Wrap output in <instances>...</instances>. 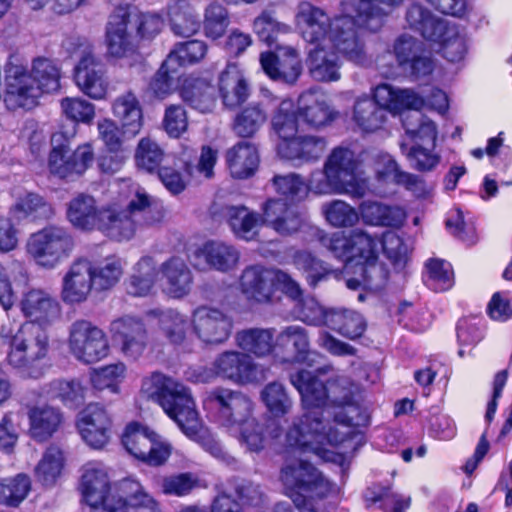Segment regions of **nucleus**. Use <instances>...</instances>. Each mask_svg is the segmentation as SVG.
<instances>
[{
	"instance_id": "obj_1",
	"label": "nucleus",
	"mask_w": 512,
	"mask_h": 512,
	"mask_svg": "<svg viewBox=\"0 0 512 512\" xmlns=\"http://www.w3.org/2000/svg\"><path fill=\"white\" fill-rule=\"evenodd\" d=\"M360 156L348 147L338 146L328 155L322 171L311 173L306 184L296 173L275 175L272 179L275 191L281 196L269 198L258 213V226H267L281 236H290L301 230L305 214L298 203L308 190L317 194H347L353 198L364 197L368 189L366 179L361 176Z\"/></svg>"
},
{
	"instance_id": "obj_2",
	"label": "nucleus",
	"mask_w": 512,
	"mask_h": 512,
	"mask_svg": "<svg viewBox=\"0 0 512 512\" xmlns=\"http://www.w3.org/2000/svg\"><path fill=\"white\" fill-rule=\"evenodd\" d=\"M402 0H342L341 14L330 19L321 9L303 4L297 20L305 41L317 43L328 39L333 47L348 61L367 66L363 31L378 32L384 25L388 12L379 7L383 4L395 8Z\"/></svg>"
},
{
	"instance_id": "obj_3",
	"label": "nucleus",
	"mask_w": 512,
	"mask_h": 512,
	"mask_svg": "<svg viewBox=\"0 0 512 512\" xmlns=\"http://www.w3.org/2000/svg\"><path fill=\"white\" fill-rule=\"evenodd\" d=\"M66 216L78 230H97L112 240L128 241L139 228L160 222L163 211L143 187L123 180L116 201L99 207L93 196L80 193L67 204Z\"/></svg>"
},
{
	"instance_id": "obj_4",
	"label": "nucleus",
	"mask_w": 512,
	"mask_h": 512,
	"mask_svg": "<svg viewBox=\"0 0 512 512\" xmlns=\"http://www.w3.org/2000/svg\"><path fill=\"white\" fill-rule=\"evenodd\" d=\"M319 240L334 258L343 262L347 273L362 277L364 290L380 291L389 281L390 270L379 261V246L396 273L404 272L411 259L405 240L393 231L378 237L356 228L348 235L335 232L330 236L322 235Z\"/></svg>"
},
{
	"instance_id": "obj_5",
	"label": "nucleus",
	"mask_w": 512,
	"mask_h": 512,
	"mask_svg": "<svg viewBox=\"0 0 512 512\" xmlns=\"http://www.w3.org/2000/svg\"><path fill=\"white\" fill-rule=\"evenodd\" d=\"M290 381L300 394L305 413L287 431V444L303 452L317 451L323 445L339 446L347 433L339 432L323 417V407L329 398L326 383L315 372L305 369L291 374Z\"/></svg>"
},
{
	"instance_id": "obj_6",
	"label": "nucleus",
	"mask_w": 512,
	"mask_h": 512,
	"mask_svg": "<svg viewBox=\"0 0 512 512\" xmlns=\"http://www.w3.org/2000/svg\"><path fill=\"white\" fill-rule=\"evenodd\" d=\"M109 469L99 461L85 463L80 469L78 490L92 512H161L159 503L136 479L119 481L110 490Z\"/></svg>"
},
{
	"instance_id": "obj_7",
	"label": "nucleus",
	"mask_w": 512,
	"mask_h": 512,
	"mask_svg": "<svg viewBox=\"0 0 512 512\" xmlns=\"http://www.w3.org/2000/svg\"><path fill=\"white\" fill-rule=\"evenodd\" d=\"M141 393L158 403L187 437L200 441L201 446L213 457L226 460L227 454L221 444L206 436L188 387L160 372H153L143 378Z\"/></svg>"
},
{
	"instance_id": "obj_8",
	"label": "nucleus",
	"mask_w": 512,
	"mask_h": 512,
	"mask_svg": "<svg viewBox=\"0 0 512 512\" xmlns=\"http://www.w3.org/2000/svg\"><path fill=\"white\" fill-rule=\"evenodd\" d=\"M5 72L4 102L10 110L31 109L43 94L60 89L61 68L49 58H35L30 70L22 65L10 64Z\"/></svg>"
},
{
	"instance_id": "obj_9",
	"label": "nucleus",
	"mask_w": 512,
	"mask_h": 512,
	"mask_svg": "<svg viewBox=\"0 0 512 512\" xmlns=\"http://www.w3.org/2000/svg\"><path fill=\"white\" fill-rule=\"evenodd\" d=\"M258 26V40L270 49L259 57L263 72L273 81L294 84L303 70L300 55L296 49L277 43V36L287 33L289 26L276 21L269 11L258 15Z\"/></svg>"
},
{
	"instance_id": "obj_10",
	"label": "nucleus",
	"mask_w": 512,
	"mask_h": 512,
	"mask_svg": "<svg viewBox=\"0 0 512 512\" xmlns=\"http://www.w3.org/2000/svg\"><path fill=\"white\" fill-rule=\"evenodd\" d=\"M0 338L9 344L8 362L30 378H39L44 373L41 364L50 350L47 333L33 323H23L16 331L11 324H3Z\"/></svg>"
},
{
	"instance_id": "obj_11",
	"label": "nucleus",
	"mask_w": 512,
	"mask_h": 512,
	"mask_svg": "<svg viewBox=\"0 0 512 512\" xmlns=\"http://www.w3.org/2000/svg\"><path fill=\"white\" fill-rule=\"evenodd\" d=\"M205 403L217 410L219 422L227 427L246 452L256 451V420L254 405L249 398L240 392L218 388L211 392Z\"/></svg>"
},
{
	"instance_id": "obj_12",
	"label": "nucleus",
	"mask_w": 512,
	"mask_h": 512,
	"mask_svg": "<svg viewBox=\"0 0 512 512\" xmlns=\"http://www.w3.org/2000/svg\"><path fill=\"white\" fill-rule=\"evenodd\" d=\"M66 52L78 59L73 79L79 90L93 100H104L108 94L109 81L105 70L93 55L90 42L83 37H69L63 42Z\"/></svg>"
},
{
	"instance_id": "obj_13",
	"label": "nucleus",
	"mask_w": 512,
	"mask_h": 512,
	"mask_svg": "<svg viewBox=\"0 0 512 512\" xmlns=\"http://www.w3.org/2000/svg\"><path fill=\"white\" fill-rule=\"evenodd\" d=\"M280 479L285 494L294 506H305L308 500L324 498L329 492V483L323 474L309 461L297 459L282 467Z\"/></svg>"
},
{
	"instance_id": "obj_14",
	"label": "nucleus",
	"mask_w": 512,
	"mask_h": 512,
	"mask_svg": "<svg viewBox=\"0 0 512 512\" xmlns=\"http://www.w3.org/2000/svg\"><path fill=\"white\" fill-rule=\"evenodd\" d=\"M25 248L37 266L54 269L70 256L74 239L63 227L47 226L32 233Z\"/></svg>"
},
{
	"instance_id": "obj_15",
	"label": "nucleus",
	"mask_w": 512,
	"mask_h": 512,
	"mask_svg": "<svg viewBox=\"0 0 512 512\" xmlns=\"http://www.w3.org/2000/svg\"><path fill=\"white\" fill-rule=\"evenodd\" d=\"M62 132L51 137V151L48 156L49 172L60 179H74L82 176L94 162L92 144L84 143L74 151L70 150V138Z\"/></svg>"
},
{
	"instance_id": "obj_16",
	"label": "nucleus",
	"mask_w": 512,
	"mask_h": 512,
	"mask_svg": "<svg viewBox=\"0 0 512 512\" xmlns=\"http://www.w3.org/2000/svg\"><path fill=\"white\" fill-rule=\"evenodd\" d=\"M67 347L71 356L83 364L97 363L110 353L105 331L85 319L75 320L69 326Z\"/></svg>"
},
{
	"instance_id": "obj_17",
	"label": "nucleus",
	"mask_w": 512,
	"mask_h": 512,
	"mask_svg": "<svg viewBox=\"0 0 512 512\" xmlns=\"http://www.w3.org/2000/svg\"><path fill=\"white\" fill-rule=\"evenodd\" d=\"M192 382H210L216 376L229 379L237 384L252 382L255 377L254 357L236 351H226L214 361L213 367H198L187 371Z\"/></svg>"
},
{
	"instance_id": "obj_18",
	"label": "nucleus",
	"mask_w": 512,
	"mask_h": 512,
	"mask_svg": "<svg viewBox=\"0 0 512 512\" xmlns=\"http://www.w3.org/2000/svg\"><path fill=\"white\" fill-rule=\"evenodd\" d=\"M122 443L129 454L151 466L164 464L171 455L172 446L149 427L132 422L122 435Z\"/></svg>"
},
{
	"instance_id": "obj_19",
	"label": "nucleus",
	"mask_w": 512,
	"mask_h": 512,
	"mask_svg": "<svg viewBox=\"0 0 512 512\" xmlns=\"http://www.w3.org/2000/svg\"><path fill=\"white\" fill-rule=\"evenodd\" d=\"M191 326L192 333L201 342L220 344L229 338L233 321L219 308L200 305L192 310Z\"/></svg>"
},
{
	"instance_id": "obj_20",
	"label": "nucleus",
	"mask_w": 512,
	"mask_h": 512,
	"mask_svg": "<svg viewBox=\"0 0 512 512\" xmlns=\"http://www.w3.org/2000/svg\"><path fill=\"white\" fill-rule=\"evenodd\" d=\"M260 397L267 409V419L261 430H258V452L261 450L259 443L262 442L266 435L272 439H276L281 435L280 419L292 407V400L285 386L279 381L266 384L260 393Z\"/></svg>"
},
{
	"instance_id": "obj_21",
	"label": "nucleus",
	"mask_w": 512,
	"mask_h": 512,
	"mask_svg": "<svg viewBox=\"0 0 512 512\" xmlns=\"http://www.w3.org/2000/svg\"><path fill=\"white\" fill-rule=\"evenodd\" d=\"M17 307L27 321L43 328L52 325L61 317L58 300L43 289H29L22 293Z\"/></svg>"
},
{
	"instance_id": "obj_22",
	"label": "nucleus",
	"mask_w": 512,
	"mask_h": 512,
	"mask_svg": "<svg viewBox=\"0 0 512 512\" xmlns=\"http://www.w3.org/2000/svg\"><path fill=\"white\" fill-rule=\"evenodd\" d=\"M326 145L327 141L324 137L297 135L278 140L276 153L281 160L300 167L318 161L323 156Z\"/></svg>"
},
{
	"instance_id": "obj_23",
	"label": "nucleus",
	"mask_w": 512,
	"mask_h": 512,
	"mask_svg": "<svg viewBox=\"0 0 512 512\" xmlns=\"http://www.w3.org/2000/svg\"><path fill=\"white\" fill-rule=\"evenodd\" d=\"M77 429L88 446L102 449L110 440L112 420L102 406L89 404L78 416Z\"/></svg>"
},
{
	"instance_id": "obj_24",
	"label": "nucleus",
	"mask_w": 512,
	"mask_h": 512,
	"mask_svg": "<svg viewBox=\"0 0 512 512\" xmlns=\"http://www.w3.org/2000/svg\"><path fill=\"white\" fill-rule=\"evenodd\" d=\"M162 292L172 299L188 296L193 286V274L186 261L179 256H171L158 268Z\"/></svg>"
},
{
	"instance_id": "obj_25",
	"label": "nucleus",
	"mask_w": 512,
	"mask_h": 512,
	"mask_svg": "<svg viewBox=\"0 0 512 512\" xmlns=\"http://www.w3.org/2000/svg\"><path fill=\"white\" fill-rule=\"evenodd\" d=\"M109 332L113 340L120 343L125 356L136 359L143 354L147 335L139 318L130 315L117 318L110 323Z\"/></svg>"
},
{
	"instance_id": "obj_26",
	"label": "nucleus",
	"mask_w": 512,
	"mask_h": 512,
	"mask_svg": "<svg viewBox=\"0 0 512 512\" xmlns=\"http://www.w3.org/2000/svg\"><path fill=\"white\" fill-rule=\"evenodd\" d=\"M91 262L87 259L74 261L62 279L61 298L69 305L85 302L92 290Z\"/></svg>"
},
{
	"instance_id": "obj_27",
	"label": "nucleus",
	"mask_w": 512,
	"mask_h": 512,
	"mask_svg": "<svg viewBox=\"0 0 512 512\" xmlns=\"http://www.w3.org/2000/svg\"><path fill=\"white\" fill-rule=\"evenodd\" d=\"M131 16L126 12L111 15L106 28L107 54L113 58H126L136 52V44L130 33Z\"/></svg>"
},
{
	"instance_id": "obj_28",
	"label": "nucleus",
	"mask_w": 512,
	"mask_h": 512,
	"mask_svg": "<svg viewBox=\"0 0 512 512\" xmlns=\"http://www.w3.org/2000/svg\"><path fill=\"white\" fill-rule=\"evenodd\" d=\"M13 204L10 207V217L16 221L48 219L53 214V207L38 193L23 187H14L11 191Z\"/></svg>"
},
{
	"instance_id": "obj_29",
	"label": "nucleus",
	"mask_w": 512,
	"mask_h": 512,
	"mask_svg": "<svg viewBox=\"0 0 512 512\" xmlns=\"http://www.w3.org/2000/svg\"><path fill=\"white\" fill-rule=\"evenodd\" d=\"M340 54L335 48H325L319 45L311 49L306 58L310 76L314 80L324 83L340 80V69L343 64Z\"/></svg>"
},
{
	"instance_id": "obj_30",
	"label": "nucleus",
	"mask_w": 512,
	"mask_h": 512,
	"mask_svg": "<svg viewBox=\"0 0 512 512\" xmlns=\"http://www.w3.org/2000/svg\"><path fill=\"white\" fill-rule=\"evenodd\" d=\"M309 353L306 330L300 326H289L276 337L277 358L283 364L302 363Z\"/></svg>"
},
{
	"instance_id": "obj_31",
	"label": "nucleus",
	"mask_w": 512,
	"mask_h": 512,
	"mask_svg": "<svg viewBox=\"0 0 512 512\" xmlns=\"http://www.w3.org/2000/svg\"><path fill=\"white\" fill-rule=\"evenodd\" d=\"M179 94L184 102L200 112L211 111L215 105V90L206 76H186L181 80Z\"/></svg>"
},
{
	"instance_id": "obj_32",
	"label": "nucleus",
	"mask_w": 512,
	"mask_h": 512,
	"mask_svg": "<svg viewBox=\"0 0 512 512\" xmlns=\"http://www.w3.org/2000/svg\"><path fill=\"white\" fill-rule=\"evenodd\" d=\"M358 213L365 224L391 228H400L406 218V212L401 207L372 200L363 201Z\"/></svg>"
},
{
	"instance_id": "obj_33",
	"label": "nucleus",
	"mask_w": 512,
	"mask_h": 512,
	"mask_svg": "<svg viewBox=\"0 0 512 512\" xmlns=\"http://www.w3.org/2000/svg\"><path fill=\"white\" fill-rule=\"evenodd\" d=\"M196 265L203 260L210 268L228 271L234 268L239 260L238 251L231 245L220 241H209L195 250Z\"/></svg>"
},
{
	"instance_id": "obj_34",
	"label": "nucleus",
	"mask_w": 512,
	"mask_h": 512,
	"mask_svg": "<svg viewBox=\"0 0 512 512\" xmlns=\"http://www.w3.org/2000/svg\"><path fill=\"white\" fill-rule=\"evenodd\" d=\"M113 115L120 121L123 134L137 135L143 126V112L136 95L130 91L118 96L112 104Z\"/></svg>"
},
{
	"instance_id": "obj_35",
	"label": "nucleus",
	"mask_w": 512,
	"mask_h": 512,
	"mask_svg": "<svg viewBox=\"0 0 512 512\" xmlns=\"http://www.w3.org/2000/svg\"><path fill=\"white\" fill-rule=\"evenodd\" d=\"M219 93L225 106L234 108L249 96V88L243 72L235 64H229L219 77Z\"/></svg>"
},
{
	"instance_id": "obj_36",
	"label": "nucleus",
	"mask_w": 512,
	"mask_h": 512,
	"mask_svg": "<svg viewBox=\"0 0 512 512\" xmlns=\"http://www.w3.org/2000/svg\"><path fill=\"white\" fill-rule=\"evenodd\" d=\"M228 170L233 178L247 179L256 170V144L253 141H239L225 153Z\"/></svg>"
},
{
	"instance_id": "obj_37",
	"label": "nucleus",
	"mask_w": 512,
	"mask_h": 512,
	"mask_svg": "<svg viewBox=\"0 0 512 512\" xmlns=\"http://www.w3.org/2000/svg\"><path fill=\"white\" fill-rule=\"evenodd\" d=\"M158 276L157 261L152 256L141 257L126 282L128 294L137 297L151 294Z\"/></svg>"
},
{
	"instance_id": "obj_38",
	"label": "nucleus",
	"mask_w": 512,
	"mask_h": 512,
	"mask_svg": "<svg viewBox=\"0 0 512 512\" xmlns=\"http://www.w3.org/2000/svg\"><path fill=\"white\" fill-rule=\"evenodd\" d=\"M293 264L302 272L307 285L315 289L333 275L332 267L308 250H297L293 254Z\"/></svg>"
},
{
	"instance_id": "obj_39",
	"label": "nucleus",
	"mask_w": 512,
	"mask_h": 512,
	"mask_svg": "<svg viewBox=\"0 0 512 512\" xmlns=\"http://www.w3.org/2000/svg\"><path fill=\"white\" fill-rule=\"evenodd\" d=\"M160 330L167 340L183 348H189L192 333L191 321L177 310L169 309L159 314Z\"/></svg>"
},
{
	"instance_id": "obj_40",
	"label": "nucleus",
	"mask_w": 512,
	"mask_h": 512,
	"mask_svg": "<svg viewBox=\"0 0 512 512\" xmlns=\"http://www.w3.org/2000/svg\"><path fill=\"white\" fill-rule=\"evenodd\" d=\"M266 284L267 282L265 277L262 275L261 267L258 265V302L262 300L260 299V296L263 297L265 302H272L273 294L276 291L284 293L292 300H299L303 295L298 282L282 270H275L272 273L268 292H265Z\"/></svg>"
},
{
	"instance_id": "obj_41",
	"label": "nucleus",
	"mask_w": 512,
	"mask_h": 512,
	"mask_svg": "<svg viewBox=\"0 0 512 512\" xmlns=\"http://www.w3.org/2000/svg\"><path fill=\"white\" fill-rule=\"evenodd\" d=\"M65 462L63 450L56 445L49 446L35 467L36 480L43 486H54L63 474Z\"/></svg>"
},
{
	"instance_id": "obj_42",
	"label": "nucleus",
	"mask_w": 512,
	"mask_h": 512,
	"mask_svg": "<svg viewBox=\"0 0 512 512\" xmlns=\"http://www.w3.org/2000/svg\"><path fill=\"white\" fill-rule=\"evenodd\" d=\"M329 329L341 336L356 340L362 337L367 329L366 319L357 311L346 308H333L329 317Z\"/></svg>"
},
{
	"instance_id": "obj_43",
	"label": "nucleus",
	"mask_w": 512,
	"mask_h": 512,
	"mask_svg": "<svg viewBox=\"0 0 512 512\" xmlns=\"http://www.w3.org/2000/svg\"><path fill=\"white\" fill-rule=\"evenodd\" d=\"M87 392L88 388L79 379L71 378L52 381L45 393L69 408H77L84 403Z\"/></svg>"
},
{
	"instance_id": "obj_44",
	"label": "nucleus",
	"mask_w": 512,
	"mask_h": 512,
	"mask_svg": "<svg viewBox=\"0 0 512 512\" xmlns=\"http://www.w3.org/2000/svg\"><path fill=\"white\" fill-rule=\"evenodd\" d=\"M30 435L37 441H45L57 430L61 415L49 406H36L29 412Z\"/></svg>"
},
{
	"instance_id": "obj_45",
	"label": "nucleus",
	"mask_w": 512,
	"mask_h": 512,
	"mask_svg": "<svg viewBox=\"0 0 512 512\" xmlns=\"http://www.w3.org/2000/svg\"><path fill=\"white\" fill-rule=\"evenodd\" d=\"M368 504H378L384 512H405L411 503L410 497L404 498L394 492L390 485L373 484L364 492Z\"/></svg>"
},
{
	"instance_id": "obj_46",
	"label": "nucleus",
	"mask_w": 512,
	"mask_h": 512,
	"mask_svg": "<svg viewBox=\"0 0 512 512\" xmlns=\"http://www.w3.org/2000/svg\"><path fill=\"white\" fill-rule=\"evenodd\" d=\"M172 31L182 37H190L198 32L200 20L186 0H177L168 8Z\"/></svg>"
},
{
	"instance_id": "obj_47",
	"label": "nucleus",
	"mask_w": 512,
	"mask_h": 512,
	"mask_svg": "<svg viewBox=\"0 0 512 512\" xmlns=\"http://www.w3.org/2000/svg\"><path fill=\"white\" fill-rule=\"evenodd\" d=\"M353 120L364 132H373L386 121L385 110L373 98H358L353 107Z\"/></svg>"
},
{
	"instance_id": "obj_48",
	"label": "nucleus",
	"mask_w": 512,
	"mask_h": 512,
	"mask_svg": "<svg viewBox=\"0 0 512 512\" xmlns=\"http://www.w3.org/2000/svg\"><path fill=\"white\" fill-rule=\"evenodd\" d=\"M124 262L117 256H109L98 262H91V276L99 290H107L117 284L123 275Z\"/></svg>"
},
{
	"instance_id": "obj_49",
	"label": "nucleus",
	"mask_w": 512,
	"mask_h": 512,
	"mask_svg": "<svg viewBox=\"0 0 512 512\" xmlns=\"http://www.w3.org/2000/svg\"><path fill=\"white\" fill-rule=\"evenodd\" d=\"M393 52L398 67L406 74L423 54H429V49L424 42L405 34L397 37L393 44Z\"/></svg>"
},
{
	"instance_id": "obj_50",
	"label": "nucleus",
	"mask_w": 512,
	"mask_h": 512,
	"mask_svg": "<svg viewBox=\"0 0 512 512\" xmlns=\"http://www.w3.org/2000/svg\"><path fill=\"white\" fill-rule=\"evenodd\" d=\"M425 269L423 282L429 289L443 292L453 286V271L449 262L440 258H429L425 262Z\"/></svg>"
},
{
	"instance_id": "obj_51",
	"label": "nucleus",
	"mask_w": 512,
	"mask_h": 512,
	"mask_svg": "<svg viewBox=\"0 0 512 512\" xmlns=\"http://www.w3.org/2000/svg\"><path fill=\"white\" fill-rule=\"evenodd\" d=\"M126 374V365L117 362L94 369L90 373V382L96 390H109L111 393L118 394Z\"/></svg>"
},
{
	"instance_id": "obj_52",
	"label": "nucleus",
	"mask_w": 512,
	"mask_h": 512,
	"mask_svg": "<svg viewBox=\"0 0 512 512\" xmlns=\"http://www.w3.org/2000/svg\"><path fill=\"white\" fill-rule=\"evenodd\" d=\"M31 490V480L26 474H18L0 480V503L16 507Z\"/></svg>"
},
{
	"instance_id": "obj_53",
	"label": "nucleus",
	"mask_w": 512,
	"mask_h": 512,
	"mask_svg": "<svg viewBox=\"0 0 512 512\" xmlns=\"http://www.w3.org/2000/svg\"><path fill=\"white\" fill-rule=\"evenodd\" d=\"M207 52V46L199 40L177 44L166 58V65L180 67L200 61Z\"/></svg>"
},
{
	"instance_id": "obj_54",
	"label": "nucleus",
	"mask_w": 512,
	"mask_h": 512,
	"mask_svg": "<svg viewBox=\"0 0 512 512\" xmlns=\"http://www.w3.org/2000/svg\"><path fill=\"white\" fill-rule=\"evenodd\" d=\"M355 413L357 416H360V409L358 406L349 405L347 407H342L339 411L335 412L330 418L329 410L323 409V417L325 420H329L330 423L341 433H347L345 439L339 444L341 445L347 439H351L355 433V428L359 426L367 425L366 418H355L352 414Z\"/></svg>"
},
{
	"instance_id": "obj_55",
	"label": "nucleus",
	"mask_w": 512,
	"mask_h": 512,
	"mask_svg": "<svg viewBox=\"0 0 512 512\" xmlns=\"http://www.w3.org/2000/svg\"><path fill=\"white\" fill-rule=\"evenodd\" d=\"M286 106H292V104L282 102L272 118V126L279 140L297 136L296 134L302 123L298 108L289 110Z\"/></svg>"
},
{
	"instance_id": "obj_56",
	"label": "nucleus",
	"mask_w": 512,
	"mask_h": 512,
	"mask_svg": "<svg viewBox=\"0 0 512 512\" xmlns=\"http://www.w3.org/2000/svg\"><path fill=\"white\" fill-rule=\"evenodd\" d=\"M230 227L234 234L243 240H253L256 236V218L253 212L244 206L230 207L227 212Z\"/></svg>"
},
{
	"instance_id": "obj_57",
	"label": "nucleus",
	"mask_w": 512,
	"mask_h": 512,
	"mask_svg": "<svg viewBox=\"0 0 512 512\" xmlns=\"http://www.w3.org/2000/svg\"><path fill=\"white\" fill-rule=\"evenodd\" d=\"M62 114L75 123L90 125L95 118V105L81 97H65L60 101Z\"/></svg>"
},
{
	"instance_id": "obj_58",
	"label": "nucleus",
	"mask_w": 512,
	"mask_h": 512,
	"mask_svg": "<svg viewBox=\"0 0 512 512\" xmlns=\"http://www.w3.org/2000/svg\"><path fill=\"white\" fill-rule=\"evenodd\" d=\"M485 335V320L478 316L460 318L456 324V336L459 345L475 346Z\"/></svg>"
},
{
	"instance_id": "obj_59",
	"label": "nucleus",
	"mask_w": 512,
	"mask_h": 512,
	"mask_svg": "<svg viewBox=\"0 0 512 512\" xmlns=\"http://www.w3.org/2000/svg\"><path fill=\"white\" fill-rule=\"evenodd\" d=\"M298 111L302 123L314 128L328 125L338 116L325 101L314 100L309 105L299 106Z\"/></svg>"
},
{
	"instance_id": "obj_60",
	"label": "nucleus",
	"mask_w": 512,
	"mask_h": 512,
	"mask_svg": "<svg viewBox=\"0 0 512 512\" xmlns=\"http://www.w3.org/2000/svg\"><path fill=\"white\" fill-rule=\"evenodd\" d=\"M326 220L335 227H352L359 220L358 211L342 200H334L323 206Z\"/></svg>"
},
{
	"instance_id": "obj_61",
	"label": "nucleus",
	"mask_w": 512,
	"mask_h": 512,
	"mask_svg": "<svg viewBox=\"0 0 512 512\" xmlns=\"http://www.w3.org/2000/svg\"><path fill=\"white\" fill-rule=\"evenodd\" d=\"M426 419L430 437L438 440H450L456 435L454 420L449 415L440 413L438 407H431Z\"/></svg>"
},
{
	"instance_id": "obj_62",
	"label": "nucleus",
	"mask_w": 512,
	"mask_h": 512,
	"mask_svg": "<svg viewBox=\"0 0 512 512\" xmlns=\"http://www.w3.org/2000/svg\"><path fill=\"white\" fill-rule=\"evenodd\" d=\"M164 158V152L160 146L150 138L140 140L135 159L139 167L151 172L158 168Z\"/></svg>"
},
{
	"instance_id": "obj_63",
	"label": "nucleus",
	"mask_w": 512,
	"mask_h": 512,
	"mask_svg": "<svg viewBox=\"0 0 512 512\" xmlns=\"http://www.w3.org/2000/svg\"><path fill=\"white\" fill-rule=\"evenodd\" d=\"M229 24L226 9L217 3L210 4L205 11V35L212 39L220 38Z\"/></svg>"
},
{
	"instance_id": "obj_64",
	"label": "nucleus",
	"mask_w": 512,
	"mask_h": 512,
	"mask_svg": "<svg viewBox=\"0 0 512 512\" xmlns=\"http://www.w3.org/2000/svg\"><path fill=\"white\" fill-rule=\"evenodd\" d=\"M20 416L6 414L0 421V450L10 454L13 452L20 435Z\"/></svg>"
}]
</instances>
